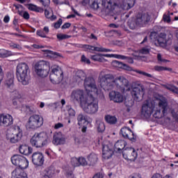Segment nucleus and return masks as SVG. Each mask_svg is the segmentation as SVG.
<instances>
[{
    "instance_id": "nucleus-1",
    "label": "nucleus",
    "mask_w": 178,
    "mask_h": 178,
    "mask_svg": "<svg viewBox=\"0 0 178 178\" xmlns=\"http://www.w3.org/2000/svg\"><path fill=\"white\" fill-rule=\"evenodd\" d=\"M100 86L104 91H109L113 90L115 87H117L118 90H120L122 92L125 91H130V85L129 84V80L124 76H117L115 78L113 74H106L102 75L100 74L99 76Z\"/></svg>"
},
{
    "instance_id": "nucleus-2",
    "label": "nucleus",
    "mask_w": 178,
    "mask_h": 178,
    "mask_svg": "<svg viewBox=\"0 0 178 178\" xmlns=\"http://www.w3.org/2000/svg\"><path fill=\"white\" fill-rule=\"evenodd\" d=\"M16 76L18 81L23 86H27L30 81V66L26 63L17 65Z\"/></svg>"
},
{
    "instance_id": "nucleus-3",
    "label": "nucleus",
    "mask_w": 178,
    "mask_h": 178,
    "mask_svg": "<svg viewBox=\"0 0 178 178\" xmlns=\"http://www.w3.org/2000/svg\"><path fill=\"white\" fill-rule=\"evenodd\" d=\"M51 143L48 134L44 131L35 133L31 139V144L32 147L35 148H42L47 147Z\"/></svg>"
},
{
    "instance_id": "nucleus-4",
    "label": "nucleus",
    "mask_w": 178,
    "mask_h": 178,
    "mask_svg": "<svg viewBox=\"0 0 178 178\" xmlns=\"http://www.w3.org/2000/svg\"><path fill=\"white\" fill-rule=\"evenodd\" d=\"M83 112L88 115H95L98 112V102L92 97V95H88V99L81 106Z\"/></svg>"
},
{
    "instance_id": "nucleus-5",
    "label": "nucleus",
    "mask_w": 178,
    "mask_h": 178,
    "mask_svg": "<svg viewBox=\"0 0 178 178\" xmlns=\"http://www.w3.org/2000/svg\"><path fill=\"white\" fill-rule=\"evenodd\" d=\"M6 140L10 141L11 144H16L19 141L22 140L23 137V130L20 128V126L15 125L13 131H8L6 135Z\"/></svg>"
},
{
    "instance_id": "nucleus-6",
    "label": "nucleus",
    "mask_w": 178,
    "mask_h": 178,
    "mask_svg": "<svg viewBox=\"0 0 178 178\" xmlns=\"http://www.w3.org/2000/svg\"><path fill=\"white\" fill-rule=\"evenodd\" d=\"M50 70L49 63H47L44 60L39 61L35 65V72L39 77H42V79L47 77L48 74H49Z\"/></svg>"
},
{
    "instance_id": "nucleus-7",
    "label": "nucleus",
    "mask_w": 178,
    "mask_h": 178,
    "mask_svg": "<svg viewBox=\"0 0 178 178\" xmlns=\"http://www.w3.org/2000/svg\"><path fill=\"white\" fill-rule=\"evenodd\" d=\"M42 124H44V118L40 115L33 114L28 120L26 127L32 130H35L40 129Z\"/></svg>"
},
{
    "instance_id": "nucleus-8",
    "label": "nucleus",
    "mask_w": 178,
    "mask_h": 178,
    "mask_svg": "<svg viewBox=\"0 0 178 178\" xmlns=\"http://www.w3.org/2000/svg\"><path fill=\"white\" fill-rule=\"evenodd\" d=\"M49 79L53 84H59L63 80V71H62V68L58 65H54Z\"/></svg>"
},
{
    "instance_id": "nucleus-9",
    "label": "nucleus",
    "mask_w": 178,
    "mask_h": 178,
    "mask_svg": "<svg viewBox=\"0 0 178 178\" xmlns=\"http://www.w3.org/2000/svg\"><path fill=\"white\" fill-rule=\"evenodd\" d=\"M71 99L74 102H79L81 106L88 99V95H86L82 90H76L72 91Z\"/></svg>"
},
{
    "instance_id": "nucleus-10",
    "label": "nucleus",
    "mask_w": 178,
    "mask_h": 178,
    "mask_svg": "<svg viewBox=\"0 0 178 178\" xmlns=\"http://www.w3.org/2000/svg\"><path fill=\"white\" fill-rule=\"evenodd\" d=\"M13 165L19 167L21 169H27L29 168V161L26 158L19 154H15L11 157Z\"/></svg>"
},
{
    "instance_id": "nucleus-11",
    "label": "nucleus",
    "mask_w": 178,
    "mask_h": 178,
    "mask_svg": "<svg viewBox=\"0 0 178 178\" xmlns=\"http://www.w3.org/2000/svg\"><path fill=\"white\" fill-rule=\"evenodd\" d=\"M84 87L86 91L93 92L95 94L98 92V89L97 88V85L95 84V80L92 77H86L84 79Z\"/></svg>"
},
{
    "instance_id": "nucleus-12",
    "label": "nucleus",
    "mask_w": 178,
    "mask_h": 178,
    "mask_svg": "<svg viewBox=\"0 0 178 178\" xmlns=\"http://www.w3.org/2000/svg\"><path fill=\"white\" fill-rule=\"evenodd\" d=\"M149 20H151V16L147 13L138 14L136 17V23L139 27L147 26L149 23Z\"/></svg>"
},
{
    "instance_id": "nucleus-13",
    "label": "nucleus",
    "mask_w": 178,
    "mask_h": 178,
    "mask_svg": "<svg viewBox=\"0 0 178 178\" xmlns=\"http://www.w3.org/2000/svg\"><path fill=\"white\" fill-rule=\"evenodd\" d=\"M122 156L124 159L128 161H136L137 159V152L133 147H127L123 150Z\"/></svg>"
},
{
    "instance_id": "nucleus-14",
    "label": "nucleus",
    "mask_w": 178,
    "mask_h": 178,
    "mask_svg": "<svg viewBox=\"0 0 178 178\" xmlns=\"http://www.w3.org/2000/svg\"><path fill=\"white\" fill-rule=\"evenodd\" d=\"M145 88L143 86H138L133 88L131 91V95L135 101L140 102L143 100L144 97Z\"/></svg>"
},
{
    "instance_id": "nucleus-15",
    "label": "nucleus",
    "mask_w": 178,
    "mask_h": 178,
    "mask_svg": "<svg viewBox=\"0 0 178 178\" xmlns=\"http://www.w3.org/2000/svg\"><path fill=\"white\" fill-rule=\"evenodd\" d=\"M102 155L104 159H109L113 155V145L108 143L103 145Z\"/></svg>"
},
{
    "instance_id": "nucleus-16",
    "label": "nucleus",
    "mask_w": 178,
    "mask_h": 178,
    "mask_svg": "<svg viewBox=\"0 0 178 178\" xmlns=\"http://www.w3.org/2000/svg\"><path fill=\"white\" fill-rule=\"evenodd\" d=\"M13 124V117L9 114H0V126L8 127Z\"/></svg>"
},
{
    "instance_id": "nucleus-17",
    "label": "nucleus",
    "mask_w": 178,
    "mask_h": 178,
    "mask_svg": "<svg viewBox=\"0 0 178 178\" xmlns=\"http://www.w3.org/2000/svg\"><path fill=\"white\" fill-rule=\"evenodd\" d=\"M153 111L154 106H152V103L147 102L142 106V115H144L146 119H148L151 117Z\"/></svg>"
},
{
    "instance_id": "nucleus-18",
    "label": "nucleus",
    "mask_w": 178,
    "mask_h": 178,
    "mask_svg": "<svg viewBox=\"0 0 178 178\" xmlns=\"http://www.w3.org/2000/svg\"><path fill=\"white\" fill-rule=\"evenodd\" d=\"M44 154L41 152H35L32 155V162L36 166H42L44 165Z\"/></svg>"
},
{
    "instance_id": "nucleus-19",
    "label": "nucleus",
    "mask_w": 178,
    "mask_h": 178,
    "mask_svg": "<svg viewBox=\"0 0 178 178\" xmlns=\"http://www.w3.org/2000/svg\"><path fill=\"white\" fill-rule=\"evenodd\" d=\"M120 134H122L123 138H128V140H131V141H133L136 138L134 133L127 127H122L120 129Z\"/></svg>"
},
{
    "instance_id": "nucleus-20",
    "label": "nucleus",
    "mask_w": 178,
    "mask_h": 178,
    "mask_svg": "<svg viewBox=\"0 0 178 178\" xmlns=\"http://www.w3.org/2000/svg\"><path fill=\"white\" fill-rule=\"evenodd\" d=\"M109 98L111 101H113L116 104H122L124 101L123 95L119 92L111 91L109 93Z\"/></svg>"
},
{
    "instance_id": "nucleus-21",
    "label": "nucleus",
    "mask_w": 178,
    "mask_h": 178,
    "mask_svg": "<svg viewBox=\"0 0 178 178\" xmlns=\"http://www.w3.org/2000/svg\"><path fill=\"white\" fill-rule=\"evenodd\" d=\"M111 65L114 67H119L120 69H124V70H128V72H131L133 70V68H131V67L119 60H113L111 63Z\"/></svg>"
},
{
    "instance_id": "nucleus-22",
    "label": "nucleus",
    "mask_w": 178,
    "mask_h": 178,
    "mask_svg": "<svg viewBox=\"0 0 178 178\" xmlns=\"http://www.w3.org/2000/svg\"><path fill=\"white\" fill-rule=\"evenodd\" d=\"M65 143V139L62 136V133H55L53 136V143L54 145H60Z\"/></svg>"
},
{
    "instance_id": "nucleus-23",
    "label": "nucleus",
    "mask_w": 178,
    "mask_h": 178,
    "mask_svg": "<svg viewBox=\"0 0 178 178\" xmlns=\"http://www.w3.org/2000/svg\"><path fill=\"white\" fill-rule=\"evenodd\" d=\"M159 109L163 111V113H166L168 112V109H169V106L168 104V99L165 97H162L159 100L158 102Z\"/></svg>"
},
{
    "instance_id": "nucleus-24",
    "label": "nucleus",
    "mask_w": 178,
    "mask_h": 178,
    "mask_svg": "<svg viewBox=\"0 0 178 178\" xmlns=\"http://www.w3.org/2000/svg\"><path fill=\"white\" fill-rule=\"evenodd\" d=\"M55 177V168L49 167L42 173V178H53Z\"/></svg>"
},
{
    "instance_id": "nucleus-25",
    "label": "nucleus",
    "mask_w": 178,
    "mask_h": 178,
    "mask_svg": "<svg viewBox=\"0 0 178 178\" xmlns=\"http://www.w3.org/2000/svg\"><path fill=\"white\" fill-rule=\"evenodd\" d=\"M83 47L86 49H89L90 51H96L97 52H111L112 50L109 49H105L102 47H94L88 44H85Z\"/></svg>"
},
{
    "instance_id": "nucleus-26",
    "label": "nucleus",
    "mask_w": 178,
    "mask_h": 178,
    "mask_svg": "<svg viewBox=\"0 0 178 178\" xmlns=\"http://www.w3.org/2000/svg\"><path fill=\"white\" fill-rule=\"evenodd\" d=\"M136 0H129L128 2L126 1H122L120 4V8H122L123 10H129L134 6Z\"/></svg>"
},
{
    "instance_id": "nucleus-27",
    "label": "nucleus",
    "mask_w": 178,
    "mask_h": 178,
    "mask_svg": "<svg viewBox=\"0 0 178 178\" xmlns=\"http://www.w3.org/2000/svg\"><path fill=\"white\" fill-rule=\"evenodd\" d=\"M19 151L20 154H22L23 155H30V154H33V148L29 147V145L26 144L19 145Z\"/></svg>"
},
{
    "instance_id": "nucleus-28",
    "label": "nucleus",
    "mask_w": 178,
    "mask_h": 178,
    "mask_svg": "<svg viewBox=\"0 0 178 178\" xmlns=\"http://www.w3.org/2000/svg\"><path fill=\"white\" fill-rule=\"evenodd\" d=\"M88 165L89 166H95L97 162H98V156L95 153H91L88 156Z\"/></svg>"
},
{
    "instance_id": "nucleus-29",
    "label": "nucleus",
    "mask_w": 178,
    "mask_h": 178,
    "mask_svg": "<svg viewBox=\"0 0 178 178\" xmlns=\"http://www.w3.org/2000/svg\"><path fill=\"white\" fill-rule=\"evenodd\" d=\"M124 147H126V142L124 140H118L115 143L114 145V149L116 152H120L122 149H124Z\"/></svg>"
},
{
    "instance_id": "nucleus-30",
    "label": "nucleus",
    "mask_w": 178,
    "mask_h": 178,
    "mask_svg": "<svg viewBox=\"0 0 178 178\" xmlns=\"http://www.w3.org/2000/svg\"><path fill=\"white\" fill-rule=\"evenodd\" d=\"M104 119L108 124H116V123H118V118L115 115H106Z\"/></svg>"
},
{
    "instance_id": "nucleus-31",
    "label": "nucleus",
    "mask_w": 178,
    "mask_h": 178,
    "mask_svg": "<svg viewBox=\"0 0 178 178\" xmlns=\"http://www.w3.org/2000/svg\"><path fill=\"white\" fill-rule=\"evenodd\" d=\"M42 51V52H46L47 54H48L49 56H50V58H53V59H56V58H60V56H62L60 55V54H59L58 52L52 51L51 50L43 49Z\"/></svg>"
},
{
    "instance_id": "nucleus-32",
    "label": "nucleus",
    "mask_w": 178,
    "mask_h": 178,
    "mask_svg": "<svg viewBox=\"0 0 178 178\" xmlns=\"http://www.w3.org/2000/svg\"><path fill=\"white\" fill-rule=\"evenodd\" d=\"M24 168H17L12 172V176L11 178H18L20 177L21 175L23 174L24 170H23Z\"/></svg>"
},
{
    "instance_id": "nucleus-33",
    "label": "nucleus",
    "mask_w": 178,
    "mask_h": 178,
    "mask_svg": "<svg viewBox=\"0 0 178 178\" xmlns=\"http://www.w3.org/2000/svg\"><path fill=\"white\" fill-rule=\"evenodd\" d=\"M86 78L87 77L86 73H84V72L81 70H79L76 73L75 79L76 81H81L83 80H86Z\"/></svg>"
},
{
    "instance_id": "nucleus-34",
    "label": "nucleus",
    "mask_w": 178,
    "mask_h": 178,
    "mask_svg": "<svg viewBox=\"0 0 178 178\" xmlns=\"http://www.w3.org/2000/svg\"><path fill=\"white\" fill-rule=\"evenodd\" d=\"M77 121L79 126H82V124H84V123L87 122V116L84 115L82 113L79 114L77 117Z\"/></svg>"
},
{
    "instance_id": "nucleus-35",
    "label": "nucleus",
    "mask_w": 178,
    "mask_h": 178,
    "mask_svg": "<svg viewBox=\"0 0 178 178\" xmlns=\"http://www.w3.org/2000/svg\"><path fill=\"white\" fill-rule=\"evenodd\" d=\"M28 9H29V10H33V12H38L40 13L44 12V9H42L41 7H38L34 4H29Z\"/></svg>"
},
{
    "instance_id": "nucleus-36",
    "label": "nucleus",
    "mask_w": 178,
    "mask_h": 178,
    "mask_svg": "<svg viewBox=\"0 0 178 178\" xmlns=\"http://www.w3.org/2000/svg\"><path fill=\"white\" fill-rule=\"evenodd\" d=\"M166 115V113H163V110L157 109L155 113H154L153 116L155 119H162L163 116Z\"/></svg>"
},
{
    "instance_id": "nucleus-37",
    "label": "nucleus",
    "mask_w": 178,
    "mask_h": 178,
    "mask_svg": "<svg viewBox=\"0 0 178 178\" xmlns=\"http://www.w3.org/2000/svg\"><path fill=\"white\" fill-rule=\"evenodd\" d=\"M102 54H97L90 56V59L95 60V62H104L105 58L102 57Z\"/></svg>"
},
{
    "instance_id": "nucleus-38",
    "label": "nucleus",
    "mask_w": 178,
    "mask_h": 178,
    "mask_svg": "<svg viewBox=\"0 0 178 178\" xmlns=\"http://www.w3.org/2000/svg\"><path fill=\"white\" fill-rule=\"evenodd\" d=\"M175 85H168L166 86L167 90H170V91H172V92H175V94H178V82H176Z\"/></svg>"
},
{
    "instance_id": "nucleus-39",
    "label": "nucleus",
    "mask_w": 178,
    "mask_h": 178,
    "mask_svg": "<svg viewBox=\"0 0 178 178\" xmlns=\"http://www.w3.org/2000/svg\"><path fill=\"white\" fill-rule=\"evenodd\" d=\"M155 44H158V45L163 48L166 47V45H168V41H166V39H162L161 38H158Z\"/></svg>"
},
{
    "instance_id": "nucleus-40",
    "label": "nucleus",
    "mask_w": 178,
    "mask_h": 178,
    "mask_svg": "<svg viewBox=\"0 0 178 178\" xmlns=\"http://www.w3.org/2000/svg\"><path fill=\"white\" fill-rule=\"evenodd\" d=\"M159 35L156 32H152L149 35V39L151 40L152 42L156 43V41L158 40Z\"/></svg>"
},
{
    "instance_id": "nucleus-41",
    "label": "nucleus",
    "mask_w": 178,
    "mask_h": 178,
    "mask_svg": "<svg viewBox=\"0 0 178 178\" xmlns=\"http://www.w3.org/2000/svg\"><path fill=\"white\" fill-rule=\"evenodd\" d=\"M154 70H156V72H163V70H168V72H172V68L156 65L154 67Z\"/></svg>"
},
{
    "instance_id": "nucleus-42",
    "label": "nucleus",
    "mask_w": 178,
    "mask_h": 178,
    "mask_svg": "<svg viewBox=\"0 0 178 178\" xmlns=\"http://www.w3.org/2000/svg\"><path fill=\"white\" fill-rule=\"evenodd\" d=\"M10 51H8L5 49H0V58H8L10 56Z\"/></svg>"
},
{
    "instance_id": "nucleus-43",
    "label": "nucleus",
    "mask_w": 178,
    "mask_h": 178,
    "mask_svg": "<svg viewBox=\"0 0 178 178\" xmlns=\"http://www.w3.org/2000/svg\"><path fill=\"white\" fill-rule=\"evenodd\" d=\"M97 131L99 133H104L105 131V124L104 122H99L97 124Z\"/></svg>"
},
{
    "instance_id": "nucleus-44",
    "label": "nucleus",
    "mask_w": 178,
    "mask_h": 178,
    "mask_svg": "<svg viewBox=\"0 0 178 178\" xmlns=\"http://www.w3.org/2000/svg\"><path fill=\"white\" fill-rule=\"evenodd\" d=\"M71 164L74 168H77L78 166H80V163H79V159L76 157H72L71 159Z\"/></svg>"
},
{
    "instance_id": "nucleus-45",
    "label": "nucleus",
    "mask_w": 178,
    "mask_h": 178,
    "mask_svg": "<svg viewBox=\"0 0 178 178\" xmlns=\"http://www.w3.org/2000/svg\"><path fill=\"white\" fill-rule=\"evenodd\" d=\"M79 166H86V165H88V163L87 162V160H86V158L84 157H79L78 159Z\"/></svg>"
},
{
    "instance_id": "nucleus-46",
    "label": "nucleus",
    "mask_w": 178,
    "mask_h": 178,
    "mask_svg": "<svg viewBox=\"0 0 178 178\" xmlns=\"http://www.w3.org/2000/svg\"><path fill=\"white\" fill-rule=\"evenodd\" d=\"M129 26L131 30H134V29H137V27H140V26H138V24H137V19L129 22Z\"/></svg>"
},
{
    "instance_id": "nucleus-47",
    "label": "nucleus",
    "mask_w": 178,
    "mask_h": 178,
    "mask_svg": "<svg viewBox=\"0 0 178 178\" xmlns=\"http://www.w3.org/2000/svg\"><path fill=\"white\" fill-rule=\"evenodd\" d=\"M69 116H76V111L72 108L71 106H67Z\"/></svg>"
},
{
    "instance_id": "nucleus-48",
    "label": "nucleus",
    "mask_w": 178,
    "mask_h": 178,
    "mask_svg": "<svg viewBox=\"0 0 178 178\" xmlns=\"http://www.w3.org/2000/svg\"><path fill=\"white\" fill-rule=\"evenodd\" d=\"M125 105L128 108H131V106H133V105H134V100H133L132 99L127 98L125 100Z\"/></svg>"
},
{
    "instance_id": "nucleus-49",
    "label": "nucleus",
    "mask_w": 178,
    "mask_h": 178,
    "mask_svg": "<svg viewBox=\"0 0 178 178\" xmlns=\"http://www.w3.org/2000/svg\"><path fill=\"white\" fill-rule=\"evenodd\" d=\"M44 15L47 19H51V20L56 19V16L54 15H51V13H49L48 10H44Z\"/></svg>"
},
{
    "instance_id": "nucleus-50",
    "label": "nucleus",
    "mask_w": 178,
    "mask_h": 178,
    "mask_svg": "<svg viewBox=\"0 0 178 178\" xmlns=\"http://www.w3.org/2000/svg\"><path fill=\"white\" fill-rule=\"evenodd\" d=\"M6 86L8 88L13 86V76H11L10 78H8L6 81Z\"/></svg>"
},
{
    "instance_id": "nucleus-51",
    "label": "nucleus",
    "mask_w": 178,
    "mask_h": 178,
    "mask_svg": "<svg viewBox=\"0 0 178 178\" xmlns=\"http://www.w3.org/2000/svg\"><path fill=\"white\" fill-rule=\"evenodd\" d=\"M12 95L14 99H20V98H22V95H20V93L17 90H15L14 92H13Z\"/></svg>"
},
{
    "instance_id": "nucleus-52",
    "label": "nucleus",
    "mask_w": 178,
    "mask_h": 178,
    "mask_svg": "<svg viewBox=\"0 0 178 178\" xmlns=\"http://www.w3.org/2000/svg\"><path fill=\"white\" fill-rule=\"evenodd\" d=\"M38 1L40 3H42V6H44V8H48L51 2L50 0H38Z\"/></svg>"
},
{
    "instance_id": "nucleus-53",
    "label": "nucleus",
    "mask_w": 178,
    "mask_h": 178,
    "mask_svg": "<svg viewBox=\"0 0 178 178\" xmlns=\"http://www.w3.org/2000/svg\"><path fill=\"white\" fill-rule=\"evenodd\" d=\"M149 51H151V49L147 47H143L142 49L139 51V53L142 55H148V54H149Z\"/></svg>"
},
{
    "instance_id": "nucleus-54",
    "label": "nucleus",
    "mask_w": 178,
    "mask_h": 178,
    "mask_svg": "<svg viewBox=\"0 0 178 178\" xmlns=\"http://www.w3.org/2000/svg\"><path fill=\"white\" fill-rule=\"evenodd\" d=\"M57 38L58 40H66L67 38H70V36L65 34H58Z\"/></svg>"
},
{
    "instance_id": "nucleus-55",
    "label": "nucleus",
    "mask_w": 178,
    "mask_h": 178,
    "mask_svg": "<svg viewBox=\"0 0 178 178\" xmlns=\"http://www.w3.org/2000/svg\"><path fill=\"white\" fill-rule=\"evenodd\" d=\"M10 46L13 49H18L19 51H22V46L20 44H15V43H11L10 44Z\"/></svg>"
},
{
    "instance_id": "nucleus-56",
    "label": "nucleus",
    "mask_w": 178,
    "mask_h": 178,
    "mask_svg": "<svg viewBox=\"0 0 178 178\" xmlns=\"http://www.w3.org/2000/svg\"><path fill=\"white\" fill-rule=\"evenodd\" d=\"M81 62H83V63H86L87 65H90V63H91V61H90V60L87 57H86L85 55L81 56Z\"/></svg>"
},
{
    "instance_id": "nucleus-57",
    "label": "nucleus",
    "mask_w": 178,
    "mask_h": 178,
    "mask_svg": "<svg viewBox=\"0 0 178 178\" xmlns=\"http://www.w3.org/2000/svg\"><path fill=\"white\" fill-rule=\"evenodd\" d=\"M136 73H138V74H142L143 76H145L146 77H152V75L151 74H148L144 71H140V70H136Z\"/></svg>"
},
{
    "instance_id": "nucleus-58",
    "label": "nucleus",
    "mask_w": 178,
    "mask_h": 178,
    "mask_svg": "<svg viewBox=\"0 0 178 178\" xmlns=\"http://www.w3.org/2000/svg\"><path fill=\"white\" fill-rule=\"evenodd\" d=\"M163 22H165L166 23H170V15L164 14L163 17Z\"/></svg>"
},
{
    "instance_id": "nucleus-59",
    "label": "nucleus",
    "mask_w": 178,
    "mask_h": 178,
    "mask_svg": "<svg viewBox=\"0 0 178 178\" xmlns=\"http://www.w3.org/2000/svg\"><path fill=\"white\" fill-rule=\"evenodd\" d=\"M104 6L107 9H111V8H112V1L111 0H106V2L104 3Z\"/></svg>"
},
{
    "instance_id": "nucleus-60",
    "label": "nucleus",
    "mask_w": 178,
    "mask_h": 178,
    "mask_svg": "<svg viewBox=\"0 0 178 178\" xmlns=\"http://www.w3.org/2000/svg\"><path fill=\"white\" fill-rule=\"evenodd\" d=\"M60 26H62V19L60 18L58 22H56L55 24H54V28L55 29H59V27H60Z\"/></svg>"
},
{
    "instance_id": "nucleus-61",
    "label": "nucleus",
    "mask_w": 178,
    "mask_h": 178,
    "mask_svg": "<svg viewBox=\"0 0 178 178\" xmlns=\"http://www.w3.org/2000/svg\"><path fill=\"white\" fill-rule=\"evenodd\" d=\"M26 111H28V112H29V113H35L36 111L34 108L33 107H30V106H28L26 107Z\"/></svg>"
},
{
    "instance_id": "nucleus-62",
    "label": "nucleus",
    "mask_w": 178,
    "mask_h": 178,
    "mask_svg": "<svg viewBox=\"0 0 178 178\" xmlns=\"http://www.w3.org/2000/svg\"><path fill=\"white\" fill-rule=\"evenodd\" d=\"M157 59H158L159 62H162V63L168 62L167 60L162 58V55H161V54H159L157 55Z\"/></svg>"
},
{
    "instance_id": "nucleus-63",
    "label": "nucleus",
    "mask_w": 178,
    "mask_h": 178,
    "mask_svg": "<svg viewBox=\"0 0 178 178\" xmlns=\"http://www.w3.org/2000/svg\"><path fill=\"white\" fill-rule=\"evenodd\" d=\"M91 6L93 9H98L99 8V5L97 1H93Z\"/></svg>"
},
{
    "instance_id": "nucleus-64",
    "label": "nucleus",
    "mask_w": 178,
    "mask_h": 178,
    "mask_svg": "<svg viewBox=\"0 0 178 178\" xmlns=\"http://www.w3.org/2000/svg\"><path fill=\"white\" fill-rule=\"evenodd\" d=\"M92 178H104V175L101 172L96 173Z\"/></svg>"
}]
</instances>
